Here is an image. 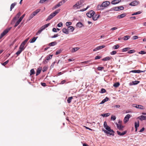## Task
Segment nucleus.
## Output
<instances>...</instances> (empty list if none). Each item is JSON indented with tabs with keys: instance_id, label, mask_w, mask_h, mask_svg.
Wrapping results in <instances>:
<instances>
[{
	"instance_id": "obj_54",
	"label": "nucleus",
	"mask_w": 146,
	"mask_h": 146,
	"mask_svg": "<svg viewBox=\"0 0 146 146\" xmlns=\"http://www.w3.org/2000/svg\"><path fill=\"white\" fill-rule=\"evenodd\" d=\"M106 92V90L102 88L101 89V90L100 92V93H103L105 92Z\"/></svg>"
},
{
	"instance_id": "obj_40",
	"label": "nucleus",
	"mask_w": 146,
	"mask_h": 146,
	"mask_svg": "<svg viewBox=\"0 0 146 146\" xmlns=\"http://www.w3.org/2000/svg\"><path fill=\"white\" fill-rule=\"evenodd\" d=\"M62 50L61 49H59L57 50L56 52V55H58L60 54L62 51Z\"/></svg>"
},
{
	"instance_id": "obj_18",
	"label": "nucleus",
	"mask_w": 146,
	"mask_h": 146,
	"mask_svg": "<svg viewBox=\"0 0 146 146\" xmlns=\"http://www.w3.org/2000/svg\"><path fill=\"white\" fill-rule=\"evenodd\" d=\"M53 15H54L53 14V13H51L49 15V16L48 17L47 19L46 20V21H48L50 20L51 19L54 17V16Z\"/></svg>"
},
{
	"instance_id": "obj_64",
	"label": "nucleus",
	"mask_w": 146,
	"mask_h": 146,
	"mask_svg": "<svg viewBox=\"0 0 146 146\" xmlns=\"http://www.w3.org/2000/svg\"><path fill=\"white\" fill-rule=\"evenodd\" d=\"M138 38V37L137 36H134L133 37V40H135L136 39H137Z\"/></svg>"
},
{
	"instance_id": "obj_26",
	"label": "nucleus",
	"mask_w": 146,
	"mask_h": 146,
	"mask_svg": "<svg viewBox=\"0 0 146 146\" xmlns=\"http://www.w3.org/2000/svg\"><path fill=\"white\" fill-rule=\"evenodd\" d=\"M60 6V4L58 3L57 5H55L54 7L52 8V10H54L55 9L58 8Z\"/></svg>"
},
{
	"instance_id": "obj_38",
	"label": "nucleus",
	"mask_w": 146,
	"mask_h": 146,
	"mask_svg": "<svg viewBox=\"0 0 146 146\" xmlns=\"http://www.w3.org/2000/svg\"><path fill=\"white\" fill-rule=\"evenodd\" d=\"M83 25L82 24L81 22H78L76 24L77 26L79 27H82Z\"/></svg>"
},
{
	"instance_id": "obj_11",
	"label": "nucleus",
	"mask_w": 146,
	"mask_h": 146,
	"mask_svg": "<svg viewBox=\"0 0 146 146\" xmlns=\"http://www.w3.org/2000/svg\"><path fill=\"white\" fill-rule=\"evenodd\" d=\"M124 9V7L122 6H120L116 7H114V9L115 11H118L119 10H123Z\"/></svg>"
},
{
	"instance_id": "obj_37",
	"label": "nucleus",
	"mask_w": 146,
	"mask_h": 146,
	"mask_svg": "<svg viewBox=\"0 0 146 146\" xmlns=\"http://www.w3.org/2000/svg\"><path fill=\"white\" fill-rule=\"evenodd\" d=\"M67 0H62L59 2L58 3L59 4H60V6L62 5V4L65 3L66 1Z\"/></svg>"
},
{
	"instance_id": "obj_7",
	"label": "nucleus",
	"mask_w": 146,
	"mask_h": 146,
	"mask_svg": "<svg viewBox=\"0 0 146 146\" xmlns=\"http://www.w3.org/2000/svg\"><path fill=\"white\" fill-rule=\"evenodd\" d=\"M140 3L139 1L135 0L131 2L129 4V5L131 6H135L139 4Z\"/></svg>"
},
{
	"instance_id": "obj_28",
	"label": "nucleus",
	"mask_w": 146,
	"mask_h": 146,
	"mask_svg": "<svg viewBox=\"0 0 146 146\" xmlns=\"http://www.w3.org/2000/svg\"><path fill=\"white\" fill-rule=\"evenodd\" d=\"M44 29H43L41 27L40 29H39L38 31L36 33V35H38V34H40L41 33V32Z\"/></svg>"
},
{
	"instance_id": "obj_29",
	"label": "nucleus",
	"mask_w": 146,
	"mask_h": 146,
	"mask_svg": "<svg viewBox=\"0 0 146 146\" xmlns=\"http://www.w3.org/2000/svg\"><path fill=\"white\" fill-rule=\"evenodd\" d=\"M73 99V97H68L67 100V101L68 103H70L71 102L72 99Z\"/></svg>"
},
{
	"instance_id": "obj_19",
	"label": "nucleus",
	"mask_w": 146,
	"mask_h": 146,
	"mask_svg": "<svg viewBox=\"0 0 146 146\" xmlns=\"http://www.w3.org/2000/svg\"><path fill=\"white\" fill-rule=\"evenodd\" d=\"M41 70L42 68L41 67H39L37 69L36 74V76H38L40 74L41 71Z\"/></svg>"
},
{
	"instance_id": "obj_15",
	"label": "nucleus",
	"mask_w": 146,
	"mask_h": 146,
	"mask_svg": "<svg viewBox=\"0 0 146 146\" xmlns=\"http://www.w3.org/2000/svg\"><path fill=\"white\" fill-rule=\"evenodd\" d=\"M79 48H80L79 47L73 48H72V49L70 50V51L74 53L78 50Z\"/></svg>"
},
{
	"instance_id": "obj_34",
	"label": "nucleus",
	"mask_w": 146,
	"mask_h": 146,
	"mask_svg": "<svg viewBox=\"0 0 146 146\" xmlns=\"http://www.w3.org/2000/svg\"><path fill=\"white\" fill-rule=\"evenodd\" d=\"M21 15V13L20 12H19L16 15V16L14 18V19L15 20L17 19Z\"/></svg>"
},
{
	"instance_id": "obj_53",
	"label": "nucleus",
	"mask_w": 146,
	"mask_h": 146,
	"mask_svg": "<svg viewBox=\"0 0 146 146\" xmlns=\"http://www.w3.org/2000/svg\"><path fill=\"white\" fill-rule=\"evenodd\" d=\"M72 23L70 22H67L66 23V25L67 26H68L72 25Z\"/></svg>"
},
{
	"instance_id": "obj_55",
	"label": "nucleus",
	"mask_w": 146,
	"mask_h": 146,
	"mask_svg": "<svg viewBox=\"0 0 146 146\" xmlns=\"http://www.w3.org/2000/svg\"><path fill=\"white\" fill-rule=\"evenodd\" d=\"M90 7V6H87V7L86 8H85V9H81L80 11H86V10L88 8H89Z\"/></svg>"
},
{
	"instance_id": "obj_48",
	"label": "nucleus",
	"mask_w": 146,
	"mask_h": 146,
	"mask_svg": "<svg viewBox=\"0 0 146 146\" xmlns=\"http://www.w3.org/2000/svg\"><path fill=\"white\" fill-rule=\"evenodd\" d=\"M23 51V50H22L19 49V50L16 53V54L17 55V56H18Z\"/></svg>"
},
{
	"instance_id": "obj_46",
	"label": "nucleus",
	"mask_w": 146,
	"mask_h": 146,
	"mask_svg": "<svg viewBox=\"0 0 146 146\" xmlns=\"http://www.w3.org/2000/svg\"><path fill=\"white\" fill-rule=\"evenodd\" d=\"M35 74V71L33 69H31L30 70V75L34 74Z\"/></svg>"
},
{
	"instance_id": "obj_49",
	"label": "nucleus",
	"mask_w": 146,
	"mask_h": 146,
	"mask_svg": "<svg viewBox=\"0 0 146 146\" xmlns=\"http://www.w3.org/2000/svg\"><path fill=\"white\" fill-rule=\"evenodd\" d=\"M141 13V12L140 11H139L137 12L134 13L133 14H132V15H137V14H139Z\"/></svg>"
},
{
	"instance_id": "obj_35",
	"label": "nucleus",
	"mask_w": 146,
	"mask_h": 146,
	"mask_svg": "<svg viewBox=\"0 0 146 146\" xmlns=\"http://www.w3.org/2000/svg\"><path fill=\"white\" fill-rule=\"evenodd\" d=\"M53 55H49L46 57V60L48 61L49 59H51Z\"/></svg>"
},
{
	"instance_id": "obj_60",
	"label": "nucleus",
	"mask_w": 146,
	"mask_h": 146,
	"mask_svg": "<svg viewBox=\"0 0 146 146\" xmlns=\"http://www.w3.org/2000/svg\"><path fill=\"white\" fill-rule=\"evenodd\" d=\"M8 62H9V60H7V61H5V62H4L2 64L5 66V65L6 64H7L8 63Z\"/></svg>"
},
{
	"instance_id": "obj_1",
	"label": "nucleus",
	"mask_w": 146,
	"mask_h": 146,
	"mask_svg": "<svg viewBox=\"0 0 146 146\" xmlns=\"http://www.w3.org/2000/svg\"><path fill=\"white\" fill-rule=\"evenodd\" d=\"M110 4V2L109 1L103 2L102 5H98L97 8L99 10H103L104 8L108 6Z\"/></svg>"
},
{
	"instance_id": "obj_8",
	"label": "nucleus",
	"mask_w": 146,
	"mask_h": 146,
	"mask_svg": "<svg viewBox=\"0 0 146 146\" xmlns=\"http://www.w3.org/2000/svg\"><path fill=\"white\" fill-rule=\"evenodd\" d=\"M132 106L141 110H144L145 109L144 107L141 105L133 104L132 105Z\"/></svg>"
},
{
	"instance_id": "obj_16",
	"label": "nucleus",
	"mask_w": 146,
	"mask_h": 146,
	"mask_svg": "<svg viewBox=\"0 0 146 146\" xmlns=\"http://www.w3.org/2000/svg\"><path fill=\"white\" fill-rule=\"evenodd\" d=\"M138 118L141 121L146 119V116L141 115Z\"/></svg>"
},
{
	"instance_id": "obj_42",
	"label": "nucleus",
	"mask_w": 146,
	"mask_h": 146,
	"mask_svg": "<svg viewBox=\"0 0 146 146\" xmlns=\"http://www.w3.org/2000/svg\"><path fill=\"white\" fill-rule=\"evenodd\" d=\"M110 115V113H105V114H103L101 115L104 117H108Z\"/></svg>"
},
{
	"instance_id": "obj_30",
	"label": "nucleus",
	"mask_w": 146,
	"mask_h": 146,
	"mask_svg": "<svg viewBox=\"0 0 146 146\" xmlns=\"http://www.w3.org/2000/svg\"><path fill=\"white\" fill-rule=\"evenodd\" d=\"M130 37V36L128 35H127L124 36L122 39H123L124 40H128L129 39Z\"/></svg>"
},
{
	"instance_id": "obj_58",
	"label": "nucleus",
	"mask_w": 146,
	"mask_h": 146,
	"mask_svg": "<svg viewBox=\"0 0 146 146\" xmlns=\"http://www.w3.org/2000/svg\"><path fill=\"white\" fill-rule=\"evenodd\" d=\"M63 25V24L62 23L60 22L57 25V26L59 27H60L62 26Z\"/></svg>"
},
{
	"instance_id": "obj_52",
	"label": "nucleus",
	"mask_w": 146,
	"mask_h": 146,
	"mask_svg": "<svg viewBox=\"0 0 146 146\" xmlns=\"http://www.w3.org/2000/svg\"><path fill=\"white\" fill-rule=\"evenodd\" d=\"M34 16H35L33 14H31L30 17H29V19L28 20V21H29L31 19H32Z\"/></svg>"
},
{
	"instance_id": "obj_24",
	"label": "nucleus",
	"mask_w": 146,
	"mask_h": 146,
	"mask_svg": "<svg viewBox=\"0 0 146 146\" xmlns=\"http://www.w3.org/2000/svg\"><path fill=\"white\" fill-rule=\"evenodd\" d=\"M62 32L64 33H65V34H69V32L68 31V29H67L66 28H64L62 29Z\"/></svg>"
},
{
	"instance_id": "obj_17",
	"label": "nucleus",
	"mask_w": 146,
	"mask_h": 146,
	"mask_svg": "<svg viewBox=\"0 0 146 146\" xmlns=\"http://www.w3.org/2000/svg\"><path fill=\"white\" fill-rule=\"evenodd\" d=\"M145 71H141L139 70H133L131 71L130 72H133V73H140L141 72H143Z\"/></svg>"
},
{
	"instance_id": "obj_14",
	"label": "nucleus",
	"mask_w": 146,
	"mask_h": 146,
	"mask_svg": "<svg viewBox=\"0 0 146 146\" xmlns=\"http://www.w3.org/2000/svg\"><path fill=\"white\" fill-rule=\"evenodd\" d=\"M127 132V131H125L122 133H121L120 131H117V133L118 134V135H120V136H123L124 135H125L126 133Z\"/></svg>"
},
{
	"instance_id": "obj_47",
	"label": "nucleus",
	"mask_w": 146,
	"mask_h": 146,
	"mask_svg": "<svg viewBox=\"0 0 146 146\" xmlns=\"http://www.w3.org/2000/svg\"><path fill=\"white\" fill-rule=\"evenodd\" d=\"M135 50L133 49L129 50L128 51L127 53L129 54H132L135 52Z\"/></svg>"
},
{
	"instance_id": "obj_56",
	"label": "nucleus",
	"mask_w": 146,
	"mask_h": 146,
	"mask_svg": "<svg viewBox=\"0 0 146 146\" xmlns=\"http://www.w3.org/2000/svg\"><path fill=\"white\" fill-rule=\"evenodd\" d=\"M104 67H98V69L99 70H100L101 71L103 69H104Z\"/></svg>"
},
{
	"instance_id": "obj_63",
	"label": "nucleus",
	"mask_w": 146,
	"mask_h": 146,
	"mask_svg": "<svg viewBox=\"0 0 146 146\" xmlns=\"http://www.w3.org/2000/svg\"><path fill=\"white\" fill-rule=\"evenodd\" d=\"M25 14H23V15H22L20 17V18H19V19H20V20H22L23 19V18L25 16Z\"/></svg>"
},
{
	"instance_id": "obj_3",
	"label": "nucleus",
	"mask_w": 146,
	"mask_h": 146,
	"mask_svg": "<svg viewBox=\"0 0 146 146\" xmlns=\"http://www.w3.org/2000/svg\"><path fill=\"white\" fill-rule=\"evenodd\" d=\"M105 128L107 130H105L104 129H102L103 131H104L105 133L107 134H110V135H112L113 136L114 135L113 134L111 133H114V131L113 130H112L111 129L110 127L108 126L105 127Z\"/></svg>"
},
{
	"instance_id": "obj_25",
	"label": "nucleus",
	"mask_w": 146,
	"mask_h": 146,
	"mask_svg": "<svg viewBox=\"0 0 146 146\" xmlns=\"http://www.w3.org/2000/svg\"><path fill=\"white\" fill-rule=\"evenodd\" d=\"M40 9H37L34 12H33V14L35 16V15H36L38 12H40Z\"/></svg>"
},
{
	"instance_id": "obj_51",
	"label": "nucleus",
	"mask_w": 146,
	"mask_h": 146,
	"mask_svg": "<svg viewBox=\"0 0 146 146\" xmlns=\"http://www.w3.org/2000/svg\"><path fill=\"white\" fill-rule=\"evenodd\" d=\"M139 82V81H135L132 82L133 84L134 85H136L138 84Z\"/></svg>"
},
{
	"instance_id": "obj_13",
	"label": "nucleus",
	"mask_w": 146,
	"mask_h": 146,
	"mask_svg": "<svg viewBox=\"0 0 146 146\" xmlns=\"http://www.w3.org/2000/svg\"><path fill=\"white\" fill-rule=\"evenodd\" d=\"M126 15V14L125 13H123L120 15H118L117 16V18L118 19H120L122 18L125 17Z\"/></svg>"
},
{
	"instance_id": "obj_9",
	"label": "nucleus",
	"mask_w": 146,
	"mask_h": 146,
	"mask_svg": "<svg viewBox=\"0 0 146 146\" xmlns=\"http://www.w3.org/2000/svg\"><path fill=\"white\" fill-rule=\"evenodd\" d=\"M131 117V116L130 114H128L125 117L123 120L124 123H126L129 121V119Z\"/></svg>"
},
{
	"instance_id": "obj_12",
	"label": "nucleus",
	"mask_w": 146,
	"mask_h": 146,
	"mask_svg": "<svg viewBox=\"0 0 146 146\" xmlns=\"http://www.w3.org/2000/svg\"><path fill=\"white\" fill-rule=\"evenodd\" d=\"M116 125L117 128L119 129V130H123V128L124 127V126H122L121 124L120 125L119 124H118L117 123H116Z\"/></svg>"
},
{
	"instance_id": "obj_32",
	"label": "nucleus",
	"mask_w": 146,
	"mask_h": 146,
	"mask_svg": "<svg viewBox=\"0 0 146 146\" xmlns=\"http://www.w3.org/2000/svg\"><path fill=\"white\" fill-rule=\"evenodd\" d=\"M109 100V98L107 97H106L105 99L103 100L100 103V104H103L105 102Z\"/></svg>"
},
{
	"instance_id": "obj_50",
	"label": "nucleus",
	"mask_w": 146,
	"mask_h": 146,
	"mask_svg": "<svg viewBox=\"0 0 146 146\" xmlns=\"http://www.w3.org/2000/svg\"><path fill=\"white\" fill-rule=\"evenodd\" d=\"M60 9H57L54 12V13L56 15L60 12Z\"/></svg>"
},
{
	"instance_id": "obj_61",
	"label": "nucleus",
	"mask_w": 146,
	"mask_h": 146,
	"mask_svg": "<svg viewBox=\"0 0 146 146\" xmlns=\"http://www.w3.org/2000/svg\"><path fill=\"white\" fill-rule=\"evenodd\" d=\"M116 118V117L115 116H112L111 117V119L113 120H115Z\"/></svg>"
},
{
	"instance_id": "obj_27",
	"label": "nucleus",
	"mask_w": 146,
	"mask_h": 146,
	"mask_svg": "<svg viewBox=\"0 0 146 146\" xmlns=\"http://www.w3.org/2000/svg\"><path fill=\"white\" fill-rule=\"evenodd\" d=\"M17 4V3L15 2L13 3H12L11 4V7H10V11H11L12 9H13L15 6Z\"/></svg>"
},
{
	"instance_id": "obj_6",
	"label": "nucleus",
	"mask_w": 146,
	"mask_h": 146,
	"mask_svg": "<svg viewBox=\"0 0 146 146\" xmlns=\"http://www.w3.org/2000/svg\"><path fill=\"white\" fill-rule=\"evenodd\" d=\"M11 27H10L5 29L3 32L1 33L0 36V39L2 38L4 36L6 35L11 29Z\"/></svg>"
},
{
	"instance_id": "obj_57",
	"label": "nucleus",
	"mask_w": 146,
	"mask_h": 146,
	"mask_svg": "<svg viewBox=\"0 0 146 146\" xmlns=\"http://www.w3.org/2000/svg\"><path fill=\"white\" fill-rule=\"evenodd\" d=\"M117 52L116 51H113L110 52V54L111 55H114L116 54Z\"/></svg>"
},
{
	"instance_id": "obj_5",
	"label": "nucleus",
	"mask_w": 146,
	"mask_h": 146,
	"mask_svg": "<svg viewBox=\"0 0 146 146\" xmlns=\"http://www.w3.org/2000/svg\"><path fill=\"white\" fill-rule=\"evenodd\" d=\"M11 27H10L5 29L3 32L1 33L0 36V39L2 38L4 36L6 35L11 29Z\"/></svg>"
},
{
	"instance_id": "obj_43",
	"label": "nucleus",
	"mask_w": 146,
	"mask_h": 146,
	"mask_svg": "<svg viewBox=\"0 0 146 146\" xmlns=\"http://www.w3.org/2000/svg\"><path fill=\"white\" fill-rule=\"evenodd\" d=\"M24 46L25 45L21 44L19 47V49H21L23 50L25 49V48H24Z\"/></svg>"
},
{
	"instance_id": "obj_33",
	"label": "nucleus",
	"mask_w": 146,
	"mask_h": 146,
	"mask_svg": "<svg viewBox=\"0 0 146 146\" xmlns=\"http://www.w3.org/2000/svg\"><path fill=\"white\" fill-rule=\"evenodd\" d=\"M21 20H20V19H19L15 23V25H14V27H17L18 25L21 22Z\"/></svg>"
},
{
	"instance_id": "obj_36",
	"label": "nucleus",
	"mask_w": 146,
	"mask_h": 146,
	"mask_svg": "<svg viewBox=\"0 0 146 146\" xmlns=\"http://www.w3.org/2000/svg\"><path fill=\"white\" fill-rule=\"evenodd\" d=\"M130 49V48L129 47H127L123 48L122 50V52H126Z\"/></svg>"
},
{
	"instance_id": "obj_23",
	"label": "nucleus",
	"mask_w": 146,
	"mask_h": 146,
	"mask_svg": "<svg viewBox=\"0 0 146 146\" xmlns=\"http://www.w3.org/2000/svg\"><path fill=\"white\" fill-rule=\"evenodd\" d=\"M74 29V28L72 26H70L68 27V30L71 32H73Z\"/></svg>"
},
{
	"instance_id": "obj_59",
	"label": "nucleus",
	"mask_w": 146,
	"mask_h": 146,
	"mask_svg": "<svg viewBox=\"0 0 146 146\" xmlns=\"http://www.w3.org/2000/svg\"><path fill=\"white\" fill-rule=\"evenodd\" d=\"M139 54H146V52L144 51H141L139 52Z\"/></svg>"
},
{
	"instance_id": "obj_62",
	"label": "nucleus",
	"mask_w": 146,
	"mask_h": 146,
	"mask_svg": "<svg viewBox=\"0 0 146 146\" xmlns=\"http://www.w3.org/2000/svg\"><path fill=\"white\" fill-rule=\"evenodd\" d=\"M41 84L42 86L44 87L46 86V84L45 83L41 82Z\"/></svg>"
},
{
	"instance_id": "obj_31",
	"label": "nucleus",
	"mask_w": 146,
	"mask_h": 146,
	"mask_svg": "<svg viewBox=\"0 0 146 146\" xmlns=\"http://www.w3.org/2000/svg\"><path fill=\"white\" fill-rule=\"evenodd\" d=\"M56 44L57 42L56 41H54L50 43L49 44V45L50 46H54L56 45Z\"/></svg>"
},
{
	"instance_id": "obj_45",
	"label": "nucleus",
	"mask_w": 146,
	"mask_h": 146,
	"mask_svg": "<svg viewBox=\"0 0 146 146\" xmlns=\"http://www.w3.org/2000/svg\"><path fill=\"white\" fill-rule=\"evenodd\" d=\"M120 85V84L119 82H116L113 85V86L116 88L118 87L119 85Z\"/></svg>"
},
{
	"instance_id": "obj_22",
	"label": "nucleus",
	"mask_w": 146,
	"mask_h": 146,
	"mask_svg": "<svg viewBox=\"0 0 146 146\" xmlns=\"http://www.w3.org/2000/svg\"><path fill=\"white\" fill-rule=\"evenodd\" d=\"M112 58L111 57H110L109 56L106 57H105L104 58H103L102 60L103 61H107V60H111Z\"/></svg>"
},
{
	"instance_id": "obj_10",
	"label": "nucleus",
	"mask_w": 146,
	"mask_h": 146,
	"mask_svg": "<svg viewBox=\"0 0 146 146\" xmlns=\"http://www.w3.org/2000/svg\"><path fill=\"white\" fill-rule=\"evenodd\" d=\"M105 47V46L104 45L100 46H98L96 47V48H95L93 50L94 51H96L97 50L101 49L103 48H104Z\"/></svg>"
},
{
	"instance_id": "obj_2",
	"label": "nucleus",
	"mask_w": 146,
	"mask_h": 146,
	"mask_svg": "<svg viewBox=\"0 0 146 146\" xmlns=\"http://www.w3.org/2000/svg\"><path fill=\"white\" fill-rule=\"evenodd\" d=\"M83 2L84 1L83 0H80L77 1V3L73 6L72 9L74 10L80 9L82 7L81 5Z\"/></svg>"
},
{
	"instance_id": "obj_41",
	"label": "nucleus",
	"mask_w": 146,
	"mask_h": 146,
	"mask_svg": "<svg viewBox=\"0 0 146 146\" xmlns=\"http://www.w3.org/2000/svg\"><path fill=\"white\" fill-rule=\"evenodd\" d=\"M119 47V46L118 44H117L114 45L113 47V48L114 49H118Z\"/></svg>"
},
{
	"instance_id": "obj_21",
	"label": "nucleus",
	"mask_w": 146,
	"mask_h": 146,
	"mask_svg": "<svg viewBox=\"0 0 146 146\" xmlns=\"http://www.w3.org/2000/svg\"><path fill=\"white\" fill-rule=\"evenodd\" d=\"M38 38V36L33 37V38L30 40H29L30 42L31 43L34 42L36 41V40Z\"/></svg>"
},
{
	"instance_id": "obj_39",
	"label": "nucleus",
	"mask_w": 146,
	"mask_h": 146,
	"mask_svg": "<svg viewBox=\"0 0 146 146\" xmlns=\"http://www.w3.org/2000/svg\"><path fill=\"white\" fill-rule=\"evenodd\" d=\"M50 25V23H48L47 24H46L42 26V27L43 29H45V28L47 27L48 26H49Z\"/></svg>"
},
{
	"instance_id": "obj_20",
	"label": "nucleus",
	"mask_w": 146,
	"mask_h": 146,
	"mask_svg": "<svg viewBox=\"0 0 146 146\" xmlns=\"http://www.w3.org/2000/svg\"><path fill=\"white\" fill-rule=\"evenodd\" d=\"M120 1H121V0H114L111 1V3L112 4H116Z\"/></svg>"
},
{
	"instance_id": "obj_44",
	"label": "nucleus",
	"mask_w": 146,
	"mask_h": 146,
	"mask_svg": "<svg viewBox=\"0 0 146 146\" xmlns=\"http://www.w3.org/2000/svg\"><path fill=\"white\" fill-rule=\"evenodd\" d=\"M139 121H138V123H137V122H135V128H137L139 127Z\"/></svg>"
},
{
	"instance_id": "obj_4",
	"label": "nucleus",
	"mask_w": 146,
	"mask_h": 146,
	"mask_svg": "<svg viewBox=\"0 0 146 146\" xmlns=\"http://www.w3.org/2000/svg\"><path fill=\"white\" fill-rule=\"evenodd\" d=\"M95 12L93 11H90L88 13H86V15L88 17L91 18L92 17L94 21L97 20L99 17V16H98L97 17H94Z\"/></svg>"
}]
</instances>
